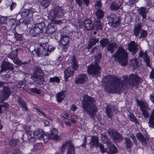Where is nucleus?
Wrapping results in <instances>:
<instances>
[{
    "label": "nucleus",
    "instance_id": "obj_52",
    "mask_svg": "<svg viewBox=\"0 0 154 154\" xmlns=\"http://www.w3.org/2000/svg\"><path fill=\"white\" fill-rule=\"evenodd\" d=\"M139 14L142 16L143 19L146 18V13L147 12V11L146 10H139Z\"/></svg>",
    "mask_w": 154,
    "mask_h": 154
},
{
    "label": "nucleus",
    "instance_id": "obj_54",
    "mask_svg": "<svg viewBox=\"0 0 154 154\" xmlns=\"http://www.w3.org/2000/svg\"><path fill=\"white\" fill-rule=\"evenodd\" d=\"M34 148L36 150H41L43 149V147L41 143H37L34 146Z\"/></svg>",
    "mask_w": 154,
    "mask_h": 154
},
{
    "label": "nucleus",
    "instance_id": "obj_28",
    "mask_svg": "<svg viewBox=\"0 0 154 154\" xmlns=\"http://www.w3.org/2000/svg\"><path fill=\"white\" fill-rule=\"evenodd\" d=\"M117 44L116 43H109L107 45V50L110 52L111 54H112L117 48Z\"/></svg>",
    "mask_w": 154,
    "mask_h": 154
},
{
    "label": "nucleus",
    "instance_id": "obj_6",
    "mask_svg": "<svg viewBox=\"0 0 154 154\" xmlns=\"http://www.w3.org/2000/svg\"><path fill=\"white\" fill-rule=\"evenodd\" d=\"M46 27L44 22L37 23L34 25L29 30V34L32 37L37 36L40 33H42Z\"/></svg>",
    "mask_w": 154,
    "mask_h": 154
},
{
    "label": "nucleus",
    "instance_id": "obj_50",
    "mask_svg": "<svg viewBox=\"0 0 154 154\" xmlns=\"http://www.w3.org/2000/svg\"><path fill=\"white\" fill-rule=\"evenodd\" d=\"M34 74H44L42 71L39 66H37L35 67V73Z\"/></svg>",
    "mask_w": 154,
    "mask_h": 154
},
{
    "label": "nucleus",
    "instance_id": "obj_64",
    "mask_svg": "<svg viewBox=\"0 0 154 154\" xmlns=\"http://www.w3.org/2000/svg\"><path fill=\"white\" fill-rule=\"evenodd\" d=\"M70 109L71 111H75L77 109V106L75 104H72L70 106Z\"/></svg>",
    "mask_w": 154,
    "mask_h": 154
},
{
    "label": "nucleus",
    "instance_id": "obj_46",
    "mask_svg": "<svg viewBox=\"0 0 154 154\" xmlns=\"http://www.w3.org/2000/svg\"><path fill=\"white\" fill-rule=\"evenodd\" d=\"M147 32L146 30L142 29L140 33V35L139 38L140 39H142L146 38L147 35Z\"/></svg>",
    "mask_w": 154,
    "mask_h": 154
},
{
    "label": "nucleus",
    "instance_id": "obj_55",
    "mask_svg": "<svg viewBox=\"0 0 154 154\" xmlns=\"http://www.w3.org/2000/svg\"><path fill=\"white\" fill-rule=\"evenodd\" d=\"M31 10H24L21 13V16L25 18L27 17L29 14V11Z\"/></svg>",
    "mask_w": 154,
    "mask_h": 154
},
{
    "label": "nucleus",
    "instance_id": "obj_51",
    "mask_svg": "<svg viewBox=\"0 0 154 154\" xmlns=\"http://www.w3.org/2000/svg\"><path fill=\"white\" fill-rule=\"evenodd\" d=\"M60 79L58 77H54L51 78L49 79V82H56L59 83L60 82Z\"/></svg>",
    "mask_w": 154,
    "mask_h": 154
},
{
    "label": "nucleus",
    "instance_id": "obj_36",
    "mask_svg": "<svg viewBox=\"0 0 154 154\" xmlns=\"http://www.w3.org/2000/svg\"><path fill=\"white\" fill-rule=\"evenodd\" d=\"M137 103L142 111L146 110L147 109L148 105L147 103L139 100L137 101Z\"/></svg>",
    "mask_w": 154,
    "mask_h": 154
},
{
    "label": "nucleus",
    "instance_id": "obj_13",
    "mask_svg": "<svg viewBox=\"0 0 154 154\" xmlns=\"http://www.w3.org/2000/svg\"><path fill=\"white\" fill-rule=\"evenodd\" d=\"M1 68L0 72H2L7 70H13L14 69V67L13 64L9 62L4 61L2 63Z\"/></svg>",
    "mask_w": 154,
    "mask_h": 154
},
{
    "label": "nucleus",
    "instance_id": "obj_49",
    "mask_svg": "<svg viewBox=\"0 0 154 154\" xmlns=\"http://www.w3.org/2000/svg\"><path fill=\"white\" fill-rule=\"evenodd\" d=\"M71 143V142L67 141L65 143H63L61 147V149L60 151H63V153L64 154L65 152V150L67 146H69V143Z\"/></svg>",
    "mask_w": 154,
    "mask_h": 154
},
{
    "label": "nucleus",
    "instance_id": "obj_48",
    "mask_svg": "<svg viewBox=\"0 0 154 154\" xmlns=\"http://www.w3.org/2000/svg\"><path fill=\"white\" fill-rule=\"evenodd\" d=\"M95 7L96 9V10H101L102 4L101 2V1L97 0L96 2V3L95 5Z\"/></svg>",
    "mask_w": 154,
    "mask_h": 154
},
{
    "label": "nucleus",
    "instance_id": "obj_63",
    "mask_svg": "<svg viewBox=\"0 0 154 154\" xmlns=\"http://www.w3.org/2000/svg\"><path fill=\"white\" fill-rule=\"evenodd\" d=\"M30 21H28L27 20H23V22L22 23L21 25H24L25 27H28V25L30 24Z\"/></svg>",
    "mask_w": 154,
    "mask_h": 154
},
{
    "label": "nucleus",
    "instance_id": "obj_23",
    "mask_svg": "<svg viewBox=\"0 0 154 154\" xmlns=\"http://www.w3.org/2000/svg\"><path fill=\"white\" fill-rule=\"evenodd\" d=\"M66 95V91L64 90L57 93L56 97L58 103L61 102L64 99Z\"/></svg>",
    "mask_w": 154,
    "mask_h": 154
},
{
    "label": "nucleus",
    "instance_id": "obj_22",
    "mask_svg": "<svg viewBox=\"0 0 154 154\" xmlns=\"http://www.w3.org/2000/svg\"><path fill=\"white\" fill-rule=\"evenodd\" d=\"M3 92L2 94V99L3 100L7 99L11 94V91L7 86L3 87Z\"/></svg>",
    "mask_w": 154,
    "mask_h": 154
},
{
    "label": "nucleus",
    "instance_id": "obj_4",
    "mask_svg": "<svg viewBox=\"0 0 154 154\" xmlns=\"http://www.w3.org/2000/svg\"><path fill=\"white\" fill-rule=\"evenodd\" d=\"M54 49V47L49 46L48 43H41L36 48H35L32 51V53L36 57L48 56Z\"/></svg>",
    "mask_w": 154,
    "mask_h": 154
},
{
    "label": "nucleus",
    "instance_id": "obj_60",
    "mask_svg": "<svg viewBox=\"0 0 154 154\" xmlns=\"http://www.w3.org/2000/svg\"><path fill=\"white\" fill-rule=\"evenodd\" d=\"M128 136L132 139L134 144H136L137 143V141L136 138L135 137L133 134H130Z\"/></svg>",
    "mask_w": 154,
    "mask_h": 154
},
{
    "label": "nucleus",
    "instance_id": "obj_29",
    "mask_svg": "<svg viewBox=\"0 0 154 154\" xmlns=\"http://www.w3.org/2000/svg\"><path fill=\"white\" fill-rule=\"evenodd\" d=\"M18 51V49H16L14 51H12L8 56V57L13 60L14 63L15 61H17L18 60L17 54Z\"/></svg>",
    "mask_w": 154,
    "mask_h": 154
},
{
    "label": "nucleus",
    "instance_id": "obj_56",
    "mask_svg": "<svg viewBox=\"0 0 154 154\" xmlns=\"http://www.w3.org/2000/svg\"><path fill=\"white\" fill-rule=\"evenodd\" d=\"M7 22V17H6L0 16V24H5Z\"/></svg>",
    "mask_w": 154,
    "mask_h": 154
},
{
    "label": "nucleus",
    "instance_id": "obj_15",
    "mask_svg": "<svg viewBox=\"0 0 154 154\" xmlns=\"http://www.w3.org/2000/svg\"><path fill=\"white\" fill-rule=\"evenodd\" d=\"M45 29V32L48 34H52L57 30L56 24L53 23H49Z\"/></svg>",
    "mask_w": 154,
    "mask_h": 154
},
{
    "label": "nucleus",
    "instance_id": "obj_21",
    "mask_svg": "<svg viewBox=\"0 0 154 154\" xmlns=\"http://www.w3.org/2000/svg\"><path fill=\"white\" fill-rule=\"evenodd\" d=\"M84 27L88 30H90L94 29V26L91 20L86 19L84 20Z\"/></svg>",
    "mask_w": 154,
    "mask_h": 154
},
{
    "label": "nucleus",
    "instance_id": "obj_3",
    "mask_svg": "<svg viewBox=\"0 0 154 154\" xmlns=\"http://www.w3.org/2000/svg\"><path fill=\"white\" fill-rule=\"evenodd\" d=\"M128 53L121 46H119L114 54L112 55L114 60L118 62L122 66H126L128 63Z\"/></svg>",
    "mask_w": 154,
    "mask_h": 154
},
{
    "label": "nucleus",
    "instance_id": "obj_59",
    "mask_svg": "<svg viewBox=\"0 0 154 154\" xmlns=\"http://www.w3.org/2000/svg\"><path fill=\"white\" fill-rule=\"evenodd\" d=\"M142 114L143 115L144 117L146 119H147L149 116V114L146 110H143L142 111Z\"/></svg>",
    "mask_w": 154,
    "mask_h": 154
},
{
    "label": "nucleus",
    "instance_id": "obj_2",
    "mask_svg": "<svg viewBox=\"0 0 154 154\" xmlns=\"http://www.w3.org/2000/svg\"><path fill=\"white\" fill-rule=\"evenodd\" d=\"M82 108L90 116L95 115L97 111L95 100L92 97L85 95L82 102Z\"/></svg>",
    "mask_w": 154,
    "mask_h": 154
},
{
    "label": "nucleus",
    "instance_id": "obj_38",
    "mask_svg": "<svg viewBox=\"0 0 154 154\" xmlns=\"http://www.w3.org/2000/svg\"><path fill=\"white\" fill-rule=\"evenodd\" d=\"M38 139L41 140L42 139L43 140L45 143H47L48 142L49 139H51L50 135L48 134H45V132L42 136L38 137Z\"/></svg>",
    "mask_w": 154,
    "mask_h": 154
},
{
    "label": "nucleus",
    "instance_id": "obj_16",
    "mask_svg": "<svg viewBox=\"0 0 154 154\" xmlns=\"http://www.w3.org/2000/svg\"><path fill=\"white\" fill-rule=\"evenodd\" d=\"M138 45L134 41L131 42L128 45V49L133 55L135 54L138 50Z\"/></svg>",
    "mask_w": 154,
    "mask_h": 154
},
{
    "label": "nucleus",
    "instance_id": "obj_57",
    "mask_svg": "<svg viewBox=\"0 0 154 154\" xmlns=\"http://www.w3.org/2000/svg\"><path fill=\"white\" fill-rule=\"evenodd\" d=\"M102 57L101 54L100 53L98 54L95 57V60L94 61L95 62H97L98 63V62H100Z\"/></svg>",
    "mask_w": 154,
    "mask_h": 154
},
{
    "label": "nucleus",
    "instance_id": "obj_41",
    "mask_svg": "<svg viewBox=\"0 0 154 154\" xmlns=\"http://www.w3.org/2000/svg\"><path fill=\"white\" fill-rule=\"evenodd\" d=\"M121 5V4H117L115 3H113L110 5L109 8L110 10H118L119 8H122V7L120 8Z\"/></svg>",
    "mask_w": 154,
    "mask_h": 154
},
{
    "label": "nucleus",
    "instance_id": "obj_37",
    "mask_svg": "<svg viewBox=\"0 0 154 154\" xmlns=\"http://www.w3.org/2000/svg\"><path fill=\"white\" fill-rule=\"evenodd\" d=\"M115 143H119L123 139V137L118 132L112 138Z\"/></svg>",
    "mask_w": 154,
    "mask_h": 154
},
{
    "label": "nucleus",
    "instance_id": "obj_42",
    "mask_svg": "<svg viewBox=\"0 0 154 154\" xmlns=\"http://www.w3.org/2000/svg\"><path fill=\"white\" fill-rule=\"evenodd\" d=\"M108 134L111 136L112 138L117 133L116 129L109 128L107 131Z\"/></svg>",
    "mask_w": 154,
    "mask_h": 154
},
{
    "label": "nucleus",
    "instance_id": "obj_5",
    "mask_svg": "<svg viewBox=\"0 0 154 154\" xmlns=\"http://www.w3.org/2000/svg\"><path fill=\"white\" fill-rule=\"evenodd\" d=\"M71 64L72 66L69 67L64 71V78L66 82L68 80V78L73 75L75 70H77L79 68V65L75 56H73L72 57Z\"/></svg>",
    "mask_w": 154,
    "mask_h": 154
},
{
    "label": "nucleus",
    "instance_id": "obj_31",
    "mask_svg": "<svg viewBox=\"0 0 154 154\" xmlns=\"http://www.w3.org/2000/svg\"><path fill=\"white\" fill-rule=\"evenodd\" d=\"M101 138L103 142L105 144H107L108 145L110 144L111 140L109 139L106 135V133H103L101 134Z\"/></svg>",
    "mask_w": 154,
    "mask_h": 154
},
{
    "label": "nucleus",
    "instance_id": "obj_18",
    "mask_svg": "<svg viewBox=\"0 0 154 154\" xmlns=\"http://www.w3.org/2000/svg\"><path fill=\"white\" fill-rule=\"evenodd\" d=\"M99 139L97 136H92L91 140L89 143L90 147L92 148L94 147L97 148L99 146Z\"/></svg>",
    "mask_w": 154,
    "mask_h": 154
},
{
    "label": "nucleus",
    "instance_id": "obj_39",
    "mask_svg": "<svg viewBox=\"0 0 154 154\" xmlns=\"http://www.w3.org/2000/svg\"><path fill=\"white\" fill-rule=\"evenodd\" d=\"M100 43L102 48H103L108 45L110 42L108 39L103 38L100 41Z\"/></svg>",
    "mask_w": 154,
    "mask_h": 154
},
{
    "label": "nucleus",
    "instance_id": "obj_24",
    "mask_svg": "<svg viewBox=\"0 0 154 154\" xmlns=\"http://www.w3.org/2000/svg\"><path fill=\"white\" fill-rule=\"evenodd\" d=\"M141 25V23H140L134 26L133 30V35H134L136 37L139 35L142 30H141L142 28Z\"/></svg>",
    "mask_w": 154,
    "mask_h": 154
},
{
    "label": "nucleus",
    "instance_id": "obj_20",
    "mask_svg": "<svg viewBox=\"0 0 154 154\" xmlns=\"http://www.w3.org/2000/svg\"><path fill=\"white\" fill-rule=\"evenodd\" d=\"M58 132L57 129L54 128L52 130L50 135L51 139L54 140L55 141H60L61 139V137L57 135Z\"/></svg>",
    "mask_w": 154,
    "mask_h": 154
},
{
    "label": "nucleus",
    "instance_id": "obj_40",
    "mask_svg": "<svg viewBox=\"0 0 154 154\" xmlns=\"http://www.w3.org/2000/svg\"><path fill=\"white\" fill-rule=\"evenodd\" d=\"M106 114L109 118L111 119L113 115L112 109L109 106H107L105 108Z\"/></svg>",
    "mask_w": 154,
    "mask_h": 154
},
{
    "label": "nucleus",
    "instance_id": "obj_26",
    "mask_svg": "<svg viewBox=\"0 0 154 154\" xmlns=\"http://www.w3.org/2000/svg\"><path fill=\"white\" fill-rule=\"evenodd\" d=\"M109 151H106L108 154H114L117 152V149L115 146L111 143L110 144L108 145Z\"/></svg>",
    "mask_w": 154,
    "mask_h": 154
},
{
    "label": "nucleus",
    "instance_id": "obj_44",
    "mask_svg": "<svg viewBox=\"0 0 154 154\" xmlns=\"http://www.w3.org/2000/svg\"><path fill=\"white\" fill-rule=\"evenodd\" d=\"M95 14L97 17V19H101L104 16V12L102 10H97L95 12Z\"/></svg>",
    "mask_w": 154,
    "mask_h": 154
},
{
    "label": "nucleus",
    "instance_id": "obj_53",
    "mask_svg": "<svg viewBox=\"0 0 154 154\" xmlns=\"http://www.w3.org/2000/svg\"><path fill=\"white\" fill-rule=\"evenodd\" d=\"M29 90L31 92L35 93L37 94H41L40 91L36 88H29Z\"/></svg>",
    "mask_w": 154,
    "mask_h": 154
},
{
    "label": "nucleus",
    "instance_id": "obj_61",
    "mask_svg": "<svg viewBox=\"0 0 154 154\" xmlns=\"http://www.w3.org/2000/svg\"><path fill=\"white\" fill-rule=\"evenodd\" d=\"M78 23L79 24V27L81 28H83L84 27V21L83 22L80 19L78 20Z\"/></svg>",
    "mask_w": 154,
    "mask_h": 154
},
{
    "label": "nucleus",
    "instance_id": "obj_27",
    "mask_svg": "<svg viewBox=\"0 0 154 154\" xmlns=\"http://www.w3.org/2000/svg\"><path fill=\"white\" fill-rule=\"evenodd\" d=\"M148 125L151 128H154V109L151 112L148 122Z\"/></svg>",
    "mask_w": 154,
    "mask_h": 154
},
{
    "label": "nucleus",
    "instance_id": "obj_12",
    "mask_svg": "<svg viewBox=\"0 0 154 154\" xmlns=\"http://www.w3.org/2000/svg\"><path fill=\"white\" fill-rule=\"evenodd\" d=\"M139 55L140 57L142 58L143 61L146 63V66L150 68H152L150 57L148 56V54L146 51L143 52L142 51H140Z\"/></svg>",
    "mask_w": 154,
    "mask_h": 154
},
{
    "label": "nucleus",
    "instance_id": "obj_34",
    "mask_svg": "<svg viewBox=\"0 0 154 154\" xmlns=\"http://www.w3.org/2000/svg\"><path fill=\"white\" fill-rule=\"evenodd\" d=\"M40 1L41 5L40 6V8L42 9L46 8L51 3L47 0H41Z\"/></svg>",
    "mask_w": 154,
    "mask_h": 154
},
{
    "label": "nucleus",
    "instance_id": "obj_35",
    "mask_svg": "<svg viewBox=\"0 0 154 154\" xmlns=\"http://www.w3.org/2000/svg\"><path fill=\"white\" fill-rule=\"evenodd\" d=\"M128 116L130 121L134 122L136 125H139L140 124V122L138 119L136 118L133 114L130 112Z\"/></svg>",
    "mask_w": 154,
    "mask_h": 154
},
{
    "label": "nucleus",
    "instance_id": "obj_19",
    "mask_svg": "<svg viewBox=\"0 0 154 154\" xmlns=\"http://www.w3.org/2000/svg\"><path fill=\"white\" fill-rule=\"evenodd\" d=\"M17 101L23 111L26 112L27 111L28 108L26 103L22 98L19 97Z\"/></svg>",
    "mask_w": 154,
    "mask_h": 154
},
{
    "label": "nucleus",
    "instance_id": "obj_58",
    "mask_svg": "<svg viewBox=\"0 0 154 154\" xmlns=\"http://www.w3.org/2000/svg\"><path fill=\"white\" fill-rule=\"evenodd\" d=\"M87 137L85 135L84 136V139L83 140V143L81 145V146L84 148H85L86 147V143L87 142Z\"/></svg>",
    "mask_w": 154,
    "mask_h": 154
},
{
    "label": "nucleus",
    "instance_id": "obj_1",
    "mask_svg": "<svg viewBox=\"0 0 154 154\" xmlns=\"http://www.w3.org/2000/svg\"><path fill=\"white\" fill-rule=\"evenodd\" d=\"M123 80L121 81V78L113 75L105 76L103 80L108 88L109 91L113 92L119 93L125 85H129L131 88L134 87L137 88L141 79L137 74L131 73L128 76H122Z\"/></svg>",
    "mask_w": 154,
    "mask_h": 154
},
{
    "label": "nucleus",
    "instance_id": "obj_62",
    "mask_svg": "<svg viewBox=\"0 0 154 154\" xmlns=\"http://www.w3.org/2000/svg\"><path fill=\"white\" fill-rule=\"evenodd\" d=\"M21 152L17 148L14 149L11 154H21Z\"/></svg>",
    "mask_w": 154,
    "mask_h": 154
},
{
    "label": "nucleus",
    "instance_id": "obj_7",
    "mask_svg": "<svg viewBox=\"0 0 154 154\" xmlns=\"http://www.w3.org/2000/svg\"><path fill=\"white\" fill-rule=\"evenodd\" d=\"M100 68L97 62H94L88 66L87 71L89 75L95 77H98L100 75Z\"/></svg>",
    "mask_w": 154,
    "mask_h": 154
},
{
    "label": "nucleus",
    "instance_id": "obj_8",
    "mask_svg": "<svg viewBox=\"0 0 154 154\" xmlns=\"http://www.w3.org/2000/svg\"><path fill=\"white\" fill-rule=\"evenodd\" d=\"M108 23L112 28L119 26L121 23V18L120 16L118 17L114 14H112L107 17Z\"/></svg>",
    "mask_w": 154,
    "mask_h": 154
},
{
    "label": "nucleus",
    "instance_id": "obj_33",
    "mask_svg": "<svg viewBox=\"0 0 154 154\" xmlns=\"http://www.w3.org/2000/svg\"><path fill=\"white\" fill-rule=\"evenodd\" d=\"M69 146H68L66 154H75V147L72 143H69Z\"/></svg>",
    "mask_w": 154,
    "mask_h": 154
},
{
    "label": "nucleus",
    "instance_id": "obj_25",
    "mask_svg": "<svg viewBox=\"0 0 154 154\" xmlns=\"http://www.w3.org/2000/svg\"><path fill=\"white\" fill-rule=\"evenodd\" d=\"M89 43L88 45V48L89 49L95 45L99 41V39L94 37H91L89 39Z\"/></svg>",
    "mask_w": 154,
    "mask_h": 154
},
{
    "label": "nucleus",
    "instance_id": "obj_43",
    "mask_svg": "<svg viewBox=\"0 0 154 154\" xmlns=\"http://www.w3.org/2000/svg\"><path fill=\"white\" fill-rule=\"evenodd\" d=\"M44 133L42 129H38L35 130L33 133V135L34 136H38V138L41 137Z\"/></svg>",
    "mask_w": 154,
    "mask_h": 154
},
{
    "label": "nucleus",
    "instance_id": "obj_17",
    "mask_svg": "<svg viewBox=\"0 0 154 154\" xmlns=\"http://www.w3.org/2000/svg\"><path fill=\"white\" fill-rule=\"evenodd\" d=\"M136 137L138 140L141 142L143 145H146L147 144V140L148 138L144 136L140 133H137L136 135Z\"/></svg>",
    "mask_w": 154,
    "mask_h": 154
},
{
    "label": "nucleus",
    "instance_id": "obj_45",
    "mask_svg": "<svg viewBox=\"0 0 154 154\" xmlns=\"http://www.w3.org/2000/svg\"><path fill=\"white\" fill-rule=\"evenodd\" d=\"M15 38L16 39V42L17 41H22L23 37L22 34L16 33L14 34Z\"/></svg>",
    "mask_w": 154,
    "mask_h": 154
},
{
    "label": "nucleus",
    "instance_id": "obj_32",
    "mask_svg": "<svg viewBox=\"0 0 154 154\" xmlns=\"http://www.w3.org/2000/svg\"><path fill=\"white\" fill-rule=\"evenodd\" d=\"M94 25L97 30H101L102 29L103 24L99 19H96L94 21Z\"/></svg>",
    "mask_w": 154,
    "mask_h": 154
},
{
    "label": "nucleus",
    "instance_id": "obj_30",
    "mask_svg": "<svg viewBox=\"0 0 154 154\" xmlns=\"http://www.w3.org/2000/svg\"><path fill=\"white\" fill-rule=\"evenodd\" d=\"M124 140H125V148L127 149H131L132 146L133 145L132 141L129 137H125Z\"/></svg>",
    "mask_w": 154,
    "mask_h": 154
},
{
    "label": "nucleus",
    "instance_id": "obj_11",
    "mask_svg": "<svg viewBox=\"0 0 154 154\" xmlns=\"http://www.w3.org/2000/svg\"><path fill=\"white\" fill-rule=\"evenodd\" d=\"M31 79L36 84L42 85L45 82L44 74H34L30 77Z\"/></svg>",
    "mask_w": 154,
    "mask_h": 154
},
{
    "label": "nucleus",
    "instance_id": "obj_10",
    "mask_svg": "<svg viewBox=\"0 0 154 154\" xmlns=\"http://www.w3.org/2000/svg\"><path fill=\"white\" fill-rule=\"evenodd\" d=\"M70 38L69 37L65 35H61L60 40V44L62 45V48L63 51L66 52L68 48Z\"/></svg>",
    "mask_w": 154,
    "mask_h": 154
},
{
    "label": "nucleus",
    "instance_id": "obj_14",
    "mask_svg": "<svg viewBox=\"0 0 154 154\" xmlns=\"http://www.w3.org/2000/svg\"><path fill=\"white\" fill-rule=\"evenodd\" d=\"M88 79L85 74H81L75 78V82L76 84H82L85 83Z\"/></svg>",
    "mask_w": 154,
    "mask_h": 154
},
{
    "label": "nucleus",
    "instance_id": "obj_9",
    "mask_svg": "<svg viewBox=\"0 0 154 154\" xmlns=\"http://www.w3.org/2000/svg\"><path fill=\"white\" fill-rule=\"evenodd\" d=\"M62 10H50L48 11V17L52 22H54L56 23H59V22H61V21H55V19L59 18L62 15Z\"/></svg>",
    "mask_w": 154,
    "mask_h": 154
},
{
    "label": "nucleus",
    "instance_id": "obj_47",
    "mask_svg": "<svg viewBox=\"0 0 154 154\" xmlns=\"http://www.w3.org/2000/svg\"><path fill=\"white\" fill-rule=\"evenodd\" d=\"M138 64L137 59H134L131 60L130 62V64L132 67L135 68L137 66Z\"/></svg>",
    "mask_w": 154,
    "mask_h": 154
}]
</instances>
